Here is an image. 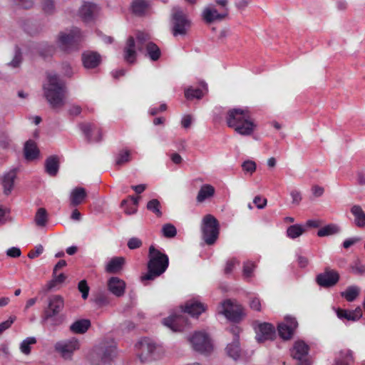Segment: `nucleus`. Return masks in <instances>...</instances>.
Wrapping results in <instances>:
<instances>
[{"label":"nucleus","mask_w":365,"mask_h":365,"mask_svg":"<svg viewBox=\"0 0 365 365\" xmlns=\"http://www.w3.org/2000/svg\"><path fill=\"white\" fill-rule=\"evenodd\" d=\"M150 36L145 32L138 31L136 33V41L133 36H129L124 48V58L129 63H133L136 58V49L144 52L145 56L152 61H158L161 56V51L159 46L150 41Z\"/></svg>","instance_id":"f257e3e1"},{"label":"nucleus","mask_w":365,"mask_h":365,"mask_svg":"<svg viewBox=\"0 0 365 365\" xmlns=\"http://www.w3.org/2000/svg\"><path fill=\"white\" fill-rule=\"evenodd\" d=\"M207 309V305L200 301L199 297L187 300L184 307L178 313H173L163 319V324L173 332L182 331L188 324V319L185 315L187 313L193 317H198Z\"/></svg>","instance_id":"f03ea898"},{"label":"nucleus","mask_w":365,"mask_h":365,"mask_svg":"<svg viewBox=\"0 0 365 365\" xmlns=\"http://www.w3.org/2000/svg\"><path fill=\"white\" fill-rule=\"evenodd\" d=\"M225 120L228 127L233 128L241 135H250L256 126L247 108H233L228 110Z\"/></svg>","instance_id":"7ed1b4c3"},{"label":"nucleus","mask_w":365,"mask_h":365,"mask_svg":"<svg viewBox=\"0 0 365 365\" xmlns=\"http://www.w3.org/2000/svg\"><path fill=\"white\" fill-rule=\"evenodd\" d=\"M66 83L56 74L47 75V101L54 110L61 109L66 103Z\"/></svg>","instance_id":"20e7f679"},{"label":"nucleus","mask_w":365,"mask_h":365,"mask_svg":"<svg viewBox=\"0 0 365 365\" xmlns=\"http://www.w3.org/2000/svg\"><path fill=\"white\" fill-rule=\"evenodd\" d=\"M148 272L141 277L142 282L153 280L163 274L169 265L167 255L162 253L153 245L149 248Z\"/></svg>","instance_id":"39448f33"},{"label":"nucleus","mask_w":365,"mask_h":365,"mask_svg":"<svg viewBox=\"0 0 365 365\" xmlns=\"http://www.w3.org/2000/svg\"><path fill=\"white\" fill-rule=\"evenodd\" d=\"M171 30L175 37L187 35L192 22L180 6H174L171 10Z\"/></svg>","instance_id":"423d86ee"},{"label":"nucleus","mask_w":365,"mask_h":365,"mask_svg":"<svg viewBox=\"0 0 365 365\" xmlns=\"http://www.w3.org/2000/svg\"><path fill=\"white\" fill-rule=\"evenodd\" d=\"M201 232L204 242L207 245H214L220 232V225L217 220L212 215H206L202 220Z\"/></svg>","instance_id":"0eeeda50"},{"label":"nucleus","mask_w":365,"mask_h":365,"mask_svg":"<svg viewBox=\"0 0 365 365\" xmlns=\"http://www.w3.org/2000/svg\"><path fill=\"white\" fill-rule=\"evenodd\" d=\"M83 38V34L78 28L72 29L68 33H61L58 42L60 47L66 51H70L78 48V43Z\"/></svg>","instance_id":"6e6552de"},{"label":"nucleus","mask_w":365,"mask_h":365,"mask_svg":"<svg viewBox=\"0 0 365 365\" xmlns=\"http://www.w3.org/2000/svg\"><path fill=\"white\" fill-rule=\"evenodd\" d=\"M135 348L138 351V356L141 361L144 362L149 359H156L159 357L160 349L157 344L149 338L140 339L136 344Z\"/></svg>","instance_id":"1a4fd4ad"},{"label":"nucleus","mask_w":365,"mask_h":365,"mask_svg":"<svg viewBox=\"0 0 365 365\" xmlns=\"http://www.w3.org/2000/svg\"><path fill=\"white\" fill-rule=\"evenodd\" d=\"M218 313L223 314L228 320L234 322H240L245 315L243 307L230 299H226L220 303Z\"/></svg>","instance_id":"9d476101"},{"label":"nucleus","mask_w":365,"mask_h":365,"mask_svg":"<svg viewBox=\"0 0 365 365\" xmlns=\"http://www.w3.org/2000/svg\"><path fill=\"white\" fill-rule=\"evenodd\" d=\"M193 349L201 354L207 355L213 350L211 339L204 331H196L189 339Z\"/></svg>","instance_id":"9b49d317"},{"label":"nucleus","mask_w":365,"mask_h":365,"mask_svg":"<svg viewBox=\"0 0 365 365\" xmlns=\"http://www.w3.org/2000/svg\"><path fill=\"white\" fill-rule=\"evenodd\" d=\"M63 307L64 302L61 296L53 295L50 297L47 305V319L53 317V325H59L63 322V315L59 314Z\"/></svg>","instance_id":"f8f14e48"},{"label":"nucleus","mask_w":365,"mask_h":365,"mask_svg":"<svg viewBox=\"0 0 365 365\" xmlns=\"http://www.w3.org/2000/svg\"><path fill=\"white\" fill-rule=\"evenodd\" d=\"M79 348V341L74 337L60 341L55 345L56 351L65 360H71L73 353Z\"/></svg>","instance_id":"ddd939ff"},{"label":"nucleus","mask_w":365,"mask_h":365,"mask_svg":"<svg viewBox=\"0 0 365 365\" xmlns=\"http://www.w3.org/2000/svg\"><path fill=\"white\" fill-rule=\"evenodd\" d=\"M229 331L233 335V339L231 343H229L227 345L225 351L229 357L237 361L240 358L242 353V349L239 341L240 328L237 325H232L229 328Z\"/></svg>","instance_id":"4468645a"},{"label":"nucleus","mask_w":365,"mask_h":365,"mask_svg":"<svg viewBox=\"0 0 365 365\" xmlns=\"http://www.w3.org/2000/svg\"><path fill=\"white\" fill-rule=\"evenodd\" d=\"M100 7L93 2L84 1L78 10V16L86 24L93 22L98 17Z\"/></svg>","instance_id":"2eb2a0df"},{"label":"nucleus","mask_w":365,"mask_h":365,"mask_svg":"<svg viewBox=\"0 0 365 365\" xmlns=\"http://www.w3.org/2000/svg\"><path fill=\"white\" fill-rule=\"evenodd\" d=\"M309 347L302 340H297L294 342L290 350L292 356L299 361V365H310L307 359Z\"/></svg>","instance_id":"dca6fc26"},{"label":"nucleus","mask_w":365,"mask_h":365,"mask_svg":"<svg viewBox=\"0 0 365 365\" xmlns=\"http://www.w3.org/2000/svg\"><path fill=\"white\" fill-rule=\"evenodd\" d=\"M298 327L296 318L291 316H286L284 321L278 324V334L284 340L290 339Z\"/></svg>","instance_id":"f3484780"},{"label":"nucleus","mask_w":365,"mask_h":365,"mask_svg":"<svg viewBox=\"0 0 365 365\" xmlns=\"http://www.w3.org/2000/svg\"><path fill=\"white\" fill-rule=\"evenodd\" d=\"M254 328L256 333V339L262 343L272 339L275 334L274 327L269 323H255Z\"/></svg>","instance_id":"a211bd4d"},{"label":"nucleus","mask_w":365,"mask_h":365,"mask_svg":"<svg viewBox=\"0 0 365 365\" xmlns=\"http://www.w3.org/2000/svg\"><path fill=\"white\" fill-rule=\"evenodd\" d=\"M95 352L103 363H108L116 356V346L113 343H102L95 348Z\"/></svg>","instance_id":"6ab92c4d"},{"label":"nucleus","mask_w":365,"mask_h":365,"mask_svg":"<svg viewBox=\"0 0 365 365\" xmlns=\"http://www.w3.org/2000/svg\"><path fill=\"white\" fill-rule=\"evenodd\" d=\"M339 279V274L334 270H326L319 274L316 277L317 284L322 287H331L334 286Z\"/></svg>","instance_id":"aec40b11"},{"label":"nucleus","mask_w":365,"mask_h":365,"mask_svg":"<svg viewBox=\"0 0 365 365\" xmlns=\"http://www.w3.org/2000/svg\"><path fill=\"white\" fill-rule=\"evenodd\" d=\"M81 59L83 66L87 69L96 68L101 62V55L92 51H84L82 53Z\"/></svg>","instance_id":"412c9836"},{"label":"nucleus","mask_w":365,"mask_h":365,"mask_svg":"<svg viewBox=\"0 0 365 365\" xmlns=\"http://www.w3.org/2000/svg\"><path fill=\"white\" fill-rule=\"evenodd\" d=\"M23 153L26 162L34 161L40 156V150L36 143L31 139L25 142Z\"/></svg>","instance_id":"4be33fe9"},{"label":"nucleus","mask_w":365,"mask_h":365,"mask_svg":"<svg viewBox=\"0 0 365 365\" xmlns=\"http://www.w3.org/2000/svg\"><path fill=\"white\" fill-rule=\"evenodd\" d=\"M109 292L117 297H122L125 290V282L118 277H111L107 283Z\"/></svg>","instance_id":"5701e85b"},{"label":"nucleus","mask_w":365,"mask_h":365,"mask_svg":"<svg viewBox=\"0 0 365 365\" xmlns=\"http://www.w3.org/2000/svg\"><path fill=\"white\" fill-rule=\"evenodd\" d=\"M88 197L86 190L83 187H76L71 190L69 195L70 207H76L82 204Z\"/></svg>","instance_id":"b1692460"},{"label":"nucleus","mask_w":365,"mask_h":365,"mask_svg":"<svg viewBox=\"0 0 365 365\" xmlns=\"http://www.w3.org/2000/svg\"><path fill=\"white\" fill-rule=\"evenodd\" d=\"M336 314L337 317L342 321L356 322L362 317V309L360 307H357L354 310L338 308L336 309Z\"/></svg>","instance_id":"393cba45"},{"label":"nucleus","mask_w":365,"mask_h":365,"mask_svg":"<svg viewBox=\"0 0 365 365\" xmlns=\"http://www.w3.org/2000/svg\"><path fill=\"white\" fill-rule=\"evenodd\" d=\"M228 15V12L219 13L215 8L207 6L202 11V18L206 23L221 21Z\"/></svg>","instance_id":"a878e982"},{"label":"nucleus","mask_w":365,"mask_h":365,"mask_svg":"<svg viewBox=\"0 0 365 365\" xmlns=\"http://www.w3.org/2000/svg\"><path fill=\"white\" fill-rule=\"evenodd\" d=\"M201 88L189 87L185 90V96L187 100L200 99L207 91V85L205 82L200 83Z\"/></svg>","instance_id":"bb28decb"},{"label":"nucleus","mask_w":365,"mask_h":365,"mask_svg":"<svg viewBox=\"0 0 365 365\" xmlns=\"http://www.w3.org/2000/svg\"><path fill=\"white\" fill-rule=\"evenodd\" d=\"M215 193V187L210 184L202 185L197 195L196 200L199 203H202L207 200L212 198Z\"/></svg>","instance_id":"cd10ccee"},{"label":"nucleus","mask_w":365,"mask_h":365,"mask_svg":"<svg viewBox=\"0 0 365 365\" xmlns=\"http://www.w3.org/2000/svg\"><path fill=\"white\" fill-rule=\"evenodd\" d=\"M91 321L88 319H81L75 321L70 326V331L73 334H85L91 327Z\"/></svg>","instance_id":"c85d7f7f"},{"label":"nucleus","mask_w":365,"mask_h":365,"mask_svg":"<svg viewBox=\"0 0 365 365\" xmlns=\"http://www.w3.org/2000/svg\"><path fill=\"white\" fill-rule=\"evenodd\" d=\"M16 178V170L13 169L10 170L9 172L6 173L3 178L2 180V185L4 187V193L6 195H9L13 187H14V180Z\"/></svg>","instance_id":"c756f323"},{"label":"nucleus","mask_w":365,"mask_h":365,"mask_svg":"<svg viewBox=\"0 0 365 365\" xmlns=\"http://www.w3.org/2000/svg\"><path fill=\"white\" fill-rule=\"evenodd\" d=\"M138 197L130 196L128 198L123 200L121 202V207L127 215H133L137 212L138 205Z\"/></svg>","instance_id":"7c9ffc66"},{"label":"nucleus","mask_w":365,"mask_h":365,"mask_svg":"<svg viewBox=\"0 0 365 365\" xmlns=\"http://www.w3.org/2000/svg\"><path fill=\"white\" fill-rule=\"evenodd\" d=\"M351 212L354 217V225L358 227H365V212L362 210L361 207L358 205L352 206L351 208Z\"/></svg>","instance_id":"2f4dec72"},{"label":"nucleus","mask_w":365,"mask_h":365,"mask_svg":"<svg viewBox=\"0 0 365 365\" xmlns=\"http://www.w3.org/2000/svg\"><path fill=\"white\" fill-rule=\"evenodd\" d=\"M60 167V160L56 155L47 158V175L51 177L57 175Z\"/></svg>","instance_id":"473e14b6"},{"label":"nucleus","mask_w":365,"mask_h":365,"mask_svg":"<svg viewBox=\"0 0 365 365\" xmlns=\"http://www.w3.org/2000/svg\"><path fill=\"white\" fill-rule=\"evenodd\" d=\"M124 262L125 259L123 257H113L107 263L106 271L108 273H117L122 269Z\"/></svg>","instance_id":"72a5a7b5"},{"label":"nucleus","mask_w":365,"mask_h":365,"mask_svg":"<svg viewBox=\"0 0 365 365\" xmlns=\"http://www.w3.org/2000/svg\"><path fill=\"white\" fill-rule=\"evenodd\" d=\"M130 155V151L127 148L120 150L115 157V165L120 167L130 162L131 160Z\"/></svg>","instance_id":"f704fd0d"},{"label":"nucleus","mask_w":365,"mask_h":365,"mask_svg":"<svg viewBox=\"0 0 365 365\" xmlns=\"http://www.w3.org/2000/svg\"><path fill=\"white\" fill-rule=\"evenodd\" d=\"M306 232L305 226L300 224H295L287 227L286 234L289 239L294 240Z\"/></svg>","instance_id":"c9c22d12"},{"label":"nucleus","mask_w":365,"mask_h":365,"mask_svg":"<svg viewBox=\"0 0 365 365\" xmlns=\"http://www.w3.org/2000/svg\"><path fill=\"white\" fill-rule=\"evenodd\" d=\"M360 288L356 285L348 287L344 292H341V296L344 297L347 302H354L359 295Z\"/></svg>","instance_id":"e433bc0d"},{"label":"nucleus","mask_w":365,"mask_h":365,"mask_svg":"<svg viewBox=\"0 0 365 365\" xmlns=\"http://www.w3.org/2000/svg\"><path fill=\"white\" fill-rule=\"evenodd\" d=\"M22 26L24 30L31 36L37 34L41 30L39 26L32 19L24 21Z\"/></svg>","instance_id":"4c0bfd02"},{"label":"nucleus","mask_w":365,"mask_h":365,"mask_svg":"<svg viewBox=\"0 0 365 365\" xmlns=\"http://www.w3.org/2000/svg\"><path fill=\"white\" fill-rule=\"evenodd\" d=\"M81 130L89 142L99 141L101 138L97 139H93L91 137V133L94 130V125L89 123H82L79 125Z\"/></svg>","instance_id":"58836bf2"},{"label":"nucleus","mask_w":365,"mask_h":365,"mask_svg":"<svg viewBox=\"0 0 365 365\" xmlns=\"http://www.w3.org/2000/svg\"><path fill=\"white\" fill-rule=\"evenodd\" d=\"M148 4L145 0H135L132 4L133 12L138 15H142L146 11Z\"/></svg>","instance_id":"ea45409f"},{"label":"nucleus","mask_w":365,"mask_h":365,"mask_svg":"<svg viewBox=\"0 0 365 365\" xmlns=\"http://www.w3.org/2000/svg\"><path fill=\"white\" fill-rule=\"evenodd\" d=\"M339 232V228L335 225H328L321 229H319L317 232V235L319 237H325L331 235Z\"/></svg>","instance_id":"a19ab883"},{"label":"nucleus","mask_w":365,"mask_h":365,"mask_svg":"<svg viewBox=\"0 0 365 365\" xmlns=\"http://www.w3.org/2000/svg\"><path fill=\"white\" fill-rule=\"evenodd\" d=\"M36 343V339L35 337L31 336L27 337L24 340L22 341V342L20 344V350L21 351L26 354L29 355L31 353V345L34 344Z\"/></svg>","instance_id":"79ce46f5"},{"label":"nucleus","mask_w":365,"mask_h":365,"mask_svg":"<svg viewBox=\"0 0 365 365\" xmlns=\"http://www.w3.org/2000/svg\"><path fill=\"white\" fill-rule=\"evenodd\" d=\"M22 52L21 48L18 46H15V54L11 61L8 63V66L14 68H19L22 62Z\"/></svg>","instance_id":"37998d69"},{"label":"nucleus","mask_w":365,"mask_h":365,"mask_svg":"<svg viewBox=\"0 0 365 365\" xmlns=\"http://www.w3.org/2000/svg\"><path fill=\"white\" fill-rule=\"evenodd\" d=\"M93 301L100 307L106 306L109 304V297L106 292L99 291L96 294Z\"/></svg>","instance_id":"c03bdc74"},{"label":"nucleus","mask_w":365,"mask_h":365,"mask_svg":"<svg viewBox=\"0 0 365 365\" xmlns=\"http://www.w3.org/2000/svg\"><path fill=\"white\" fill-rule=\"evenodd\" d=\"M147 209L155 213L158 217H161L160 203L157 199L150 200L147 204Z\"/></svg>","instance_id":"a18cd8bd"},{"label":"nucleus","mask_w":365,"mask_h":365,"mask_svg":"<svg viewBox=\"0 0 365 365\" xmlns=\"http://www.w3.org/2000/svg\"><path fill=\"white\" fill-rule=\"evenodd\" d=\"M162 233L165 237L173 238L177 235V230L173 225L167 223L163 226Z\"/></svg>","instance_id":"49530a36"},{"label":"nucleus","mask_w":365,"mask_h":365,"mask_svg":"<svg viewBox=\"0 0 365 365\" xmlns=\"http://www.w3.org/2000/svg\"><path fill=\"white\" fill-rule=\"evenodd\" d=\"M255 268V265L252 262L248 261L244 263L242 272L245 279L248 280L252 277Z\"/></svg>","instance_id":"de8ad7c7"},{"label":"nucleus","mask_w":365,"mask_h":365,"mask_svg":"<svg viewBox=\"0 0 365 365\" xmlns=\"http://www.w3.org/2000/svg\"><path fill=\"white\" fill-rule=\"evenodd\" d=\"M53 279L48 284H47V289L54 288L57 285L62 284L66 277L64 274H58V272H56V275L53 274Z\"/></svg>","instance_id":"09e8293b"},{"label":"nucleus","mask_w":365,"mask_h":365,"mask_svg":"<svg viewBox=\"0 0 365 365\" xmlns=\"http://www.w3.org/2000/svg\"><path fill=\"white\" fill-rule=\"evenodd\" d=\"M35 222L38 226H46V208L41 207L38 210L35 217Z\"/></svg>","instance_id":"8fccbe9b"},{"label":"nucleus","mask_w":365,"mask_h":365,"mask_svg":"<svg viewBox=\"0 0 365 365\" xmlns=\"http://www.w3.org/2000/svg\"><path fill=\"white\" fill-rule=\"evenodd\" d=\"M78 289L82 294V298L86 299L88 297L89 287L88 286L87 282L83 279L79 282L78 284Z\"/></svg>","instance_id":"3c124183"},{"label":"nucleus","mask_w":365,"mask_h":365,"mask_svg":"<svg viewBox=\"0 0 365 365\" xmlns=\"http://www.w3.org/2000/svg\"><path fill=\"white\" fill-rule=\"evenodd\" d=\"M143 245L142 240L138 237H131L128 240L127 245L130 250L140 248Z\"/></svg>","instance_id":"603ef678"},{"label":"nucleus","mask_w":365,"mask_h":365,"mask_svg":"<svg viewBox=\"0 0 365 365\" xmlns=\"http://www.w3.org/2000/svg\"><path fill=\"white\" fill-rule=\"evenodd\" d=\"M242 169L245 172L252 174L256 170V164L252 160H245L242 165Z\"/></svg>","instance_id":"864d4df0"},{"label":"nucleus","mask_w":365,"mask_h":365,"mask_svg":"<svg viewBox=\"0 0 365 365\" xmlns=\"http://www.w3.org/2000/svg\"><path fill=\"white\" fill-rule=\"evenodd\" d=\"M44 251V247L41 245H38L34 247V249L31 250L29 254L28 257L30 259H34L41 255Z\"/></svg>","instance_id":"5fc2aeb1"},{"label":"nucleus","mask_w":365,"mask_h":365,"mask_svg":"<svg viewBox=\"0 0 365 365\" xmlns=\"http://www.w3.org/2000/svg\"><path fill=\"white\" fill-rule=\"evenodd\" d=\"M14 3L19 7L29 9L34 5V0H13Z\"/></svg>","instance_id":"6e6d98bb"},{"label":"nucleus","mask_w":365,"mask_h":365,"mask_svg":"<svg viewBox=\"0 0 365 365\" xmlns=\"http://www.w3.org/2000/svg\"><path fill=\"white\" fill-rule=\"evenodd\" d=\"M166 109H167L166 104L162 103L158 107H157V106L150 107L148 112L151 115H155L160 112L165 111Z\"/></svg>","instance_id":"4d7b16f0"},{"label":"nucleus","mask_w":365,"mask_h":365,"mask_svg":"<svg viewBox=\"0 0 365 365\" xmlns=\"http://www.w3.org/2000/svg\"><path fill=\"white\" fill-rule=\"evenodd\" d=\"M21 254V250L16 247H11L6 251V255L9 257H13V258H16V257H20Z\"/></svg>","instance_id":"13d9d810"},{"label":"nucleus","mask_w":365,"mask_h":365,"mask_svg":"<svg viewBox=\"0 0 365 365\" xmlns=\"http://www.w3.org/2000/svg\"><path fill=\"white\" fill-rule=\"evenodd\" d=\"M290 195L292 197V203L295 205H299L300 201L302 200V195L300 192L297 190H293L290 192Z\"/></svg>","instance_id":"bf43d9fd"},{"label":"nucleus","mask_w":365,"mask_h":365,"mask_svg":"<svg viewBox=\"0 0 365 365\" xmlns=\"http://www.w3.org/2000/svg\"><path fill=\"white\" fill-rule=\"evenodd\" d=\"M297 263H298V265L301 267V268H305L307 267V265L309 264V260H308V258L305 256H303L300 254H297Z\"/></svg>","instance_id":"052dcab7"},{"label":"nucleus","mask_w":365,"mask_h":365,"mask_svg":"<svg viewBox=\"0 0 365 365\" xmlns=\"http://www.w3.org/2000/svg\"><path fill=\"white\" fill-rule=\"evenodd\" d=\"M237 263H238V262L235 259L228 260L225 268V273L227 274H230Z\"/></svg>","instance_id":"680f3d73"},{"label":"nucleus","mask_w":365,"mask_h":365,"mask_svg":"<svg viewBox=\"0 0 365 365\" xmlns=\"http://www.w3.org/2000/svg\"><path fill=\"white\" fill-rule=\"evenodd\" d=\"M16 317H10L9 319L0 323V328L4 331L11 327L12 324L15 322Z\"/></svg>","instance_id":"e2e57ef3"},{"label":"nucleus","mask_w":365,"mask_h":365,"mask_svg":"<svg viewBox=\"0 0 365 365\" xmlns=\"http://www.w3.org/2000/svg\"><path fill=\"white\" fill-rule=\"evenodd\" d=\"M253 202L255 204L257 208L262 209L266 206L267 200L265 198H262L259 196H256L254 198Z\"/></svg>","instance_id":"0e129e2a"},{"label":"nucleus","mask_w":365,"mask_h":365,"mask_svg":"<svg viewBox=\"0 0 365 365\" xmlns=\"http://www.w3.org/2000/svg\"><path fill=\"white\" fill-rule=\"evenodd\" d=\"M250 306L251 309L255 310V311H260L261 310V302L259 298L257 297H253L250 302Z\"/></svg>","instance_id":"69168bd1"},{"label":"nucleus","mask_w":365,"mask_h":365,"mask_svg":"<svg viewBox=\"0 0 365 365\" xmlns=\"http://www.w3.org/2000/svg\"><path fill=\"white\" fill-rule=\"evenodd\" d=\"M32 52L34 55L38 54L39 56L45 58L46 57V49L40 47V45L37 44L32 48Z\"/></svg>","instance_id":"338daca9"},{"label":"nucleus","mask_w":365,"mask_h":365,"mask_svg":"<svg viewBox=\"0 0 365 365\" xmlns=\"http://www.w3.org/2000/svg\"><path fill=\"white\" fill-rule=\"evenodd\" d=\"M351 270L355 274H363L365 273V266L357 262L351 267Z\"/></svg>","instance_id":"774afa93"}]
</instances>
